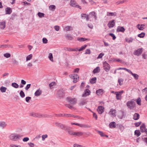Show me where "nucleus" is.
<instances>
[{
	"mask_svg": "<svg viewBox=\"0 0 147 147\" xmlns=\"http://www.w3.org/2000/svg\"><path fill=\"white\" fill-rule=\"evenodd\" d=\"M128 107L130 109H133L135 107L136 103L133 100L128 101L126 103Z\"/></svg>",
	"mask_w": 147,
	"mask_h": 147,
	"instance_id": "obj_1",
	"label": "nucleus"
},
{
	"mask_svg": "<svg viewBox=\"0 0 147 147\" xmlns=\"http://www.w3.org/2000/svg\"><path fill=\"white\" fill-rule=\"evenodd\" d=\"M20 137V135L16 134H12L9 136L10 139L14 141L17 140Z\"/></svg>",
	"mask_w": 147,
	"mask_h": 147,
	"instance_id": "obj_2",
	"label": "nucleus"
},
{
	"mask_svg": "<svg viewBox=\"0 0 147 147\" xmlns=\"http://www.w3.org/2000/svg\"><path fill=\"white\" fill-rule=\"evenodd\" d=\"M124 93V91L122 90L119 91L115 92V94H116V98L117 100H120L121 99V94Z\"/></svg>",
	"mask_w": 147,
	"mask_h": 147,
	"instance_id": "obj_3",
	"label": "nucleus"
},
{
	"mask_svg": "<svg viewBox=\"0 0 147 147\" xmlns=\"http://www.w3.org/2000/svg\"><path fill=\"white\" fill-rule=\"evenodd\" d=\"M30 115L34 117L41 118L45 117V115L42 114L31 112L30 113Z\"/></svg>",
	"mask_w": 147,
	"mask_h": 147,
	"instance_id": "obj_4",
	"label": "nucleus"
},
{
	"mask_svg": "<svg viewBox=\"0 0 147 147\" xmlns=\"http://www.w3.org/2000/svg\"><path fill=\"white\" fill-rule=\"evenodd\" d=\"M103 67L104 70L107 72H108L110 70L111 67L110 65L106 61H105L103 63Z\"/></svg>",
	"mask_w": 147,
	"mask_h": 147,
	"instance_id": "obj_5",
	"label": "nucleus"
},
{
	"mask_svg": "<svg viewBox=\"0 0 147 147\" xmlns=\"http://www.w3.org/2000/svg\"><path fill=\"white\" fill-rule=\"evenodd\" d=\"M70 78L73 80V82L74 83H76L79 79V76L77 74H74L69 76Z\"/></svg>",
	"mask_w": 147,
	"mask_h": 147,
	"instance_id": "obj_6",
	"label": "nucleus"
},
{
	"mask_svg": "<svg viewBox=\"0 0 147 147\" xmlns=\"http://www.w3.org/2000/svg\"><path fill=\"white\" fill-rule=\"evenodd\" d=\"M70 5L71 6L77 7L79 8L80 9H81V7L77 4L75 0H71Z\"/></svg>",
	"mask_w": 147,
	"mask_h": 147,
	"instance_id": "obj_7",
	"label": "nucleus"
},
{
	"mask_svg": "<svg viewBox=\"0 0 147 147\" xmlns=\"http://www.w3.org/2000/svg\"><path fill=\"white\" fill-rule=\"evenodd\" d=\"M115 25V20H112L109 21L107 24V26L109 28L113 27Z\"/></svg>",
	"mask_w": 147,
	"mask_h": 147,
	"instance_id": "obj_8",
	"label": "nucleus"
},
{
	"mask_svg": "<svg viewBox=\"0 0 147 147\" xmlns=\"http://www.w3.org/2000/svg\"><path fill=\"white\" fill-rule=\"evenodd\" d=\"M109 113L112 117H115L116 116V110L112 109L110 110Z\"/></svg>",
	"mask_w": 147,
	"mask_h": 147,
	"instance_id": "obj_9",
	"label": "nucleus"
},
{
	"mask_svg": "<svg viewBox=\"0 0 147 147\" xmlns=\"http://www.w3.org/2000/svg\"><path fill=\"white\" fill-rule=\"evenodd\" d=\"M143 51V49L142 48L139 49L137 50L134 51V55L138 56L140 55Z\"/></svg>",
	"mask_w": 147,
	"mask_h": 147,
	"instance_id": "obj_10",
	"label": "nucleus"
},
{
	"mask_svg": "<svg viewBox=\"0 0 147 147\" xmlns=\"http://www.w3.org/2000/svg\"><path fill=\"white\" fill-rule=\"evenodd\" d=\"M55 125L57 127H59L62 129H65L66 127L65 125L62 124L61 123L58 122H56L55 123Z\"/></svg>",
	"mask_w": 147,
	"mask_h": 147,
	"instance_id": "obj_11",
	"label": "nucleus"
},
{
	"mask_svg": "<svg viewBox=\"0 0 147 147\" xmlns=\"http://www.w3.org/2000/svg\"><path fill=\"white\" fill-rule=\"evenodd\" d=\"M68 101L71 104L74 105L75 104L76 102V99L75 98H67Z\"/></svg>",
	"mask_w": 147,
	"mask_h": 147,
	"instance_id": "obj_12",
	"label": "nucleus"
},
{
	"mask_svg": "<svg viewBox=\"0 0 147 147\" xmlns=\"http://www.w3.org/2000/svg\"><path fill=\"white\" fill-rule=\"evenodd\" d=\"M89 18H94L95 19V20H96V13L94 11H92L90 12L89 15Z\"/></svg>",
	"mask_w": 147,
	"mask_h": 147,
	"instance_id": "obj_13",
	"label": "nucleus"
},
{
	"mask_svg": "<svg viewBox=\"0 0 147 147\" xmlns=\"http://www.w3.org/2000/svg\"><path fill=\"white\" fill-rule=\"evenodd\" d=\"M97 111L99 114H101L104 111V107L102 106H99L97 109Z\"/></svg>",
	"mask_w": 147,
	"mask_h": 147,
	"instance_id": "obj_14",
	"label": "nucleus"
},
{
	"mask_svg": "<svg viewBox=\"0 0 147 147\" xmlns=\"http://www.w3.org/2000/svg\"><path fill=\"white\" fill-rule=\"evenodd\" d=\"M140 129L141 132H145L147 134V129H146L145 125L144 124H143L140 126Z\"/></svg>",
	"mask_w": 147,
	"mask_h": 147,
	"instance_id": "obj_15",
	"label": "nucleus"
},
{
	"mask_svg": "<svg viewBox=\"0 0 147 147\" xmlns=\"http://www.w3.org/2000/svg\"><path fill=\"white\" fill-rule=\"evenodd\" d=\"M6 22L3 20L0 22V28L1 29H3L5 27Z\"/></svg>",
	"mask_w": 147,
	"mask_h": 147,
	"instance_id": "obj_16",
	"label": "nucleus"
},
{
	"mask_svg": "<svg viewBox=\"0 0 147 147\" xmlns=\"http://www.w3.org/2000/svg\"><path fill=\"white\" fill-rule=\"evenodd\" d=\"M90 94V92L88 89H86L84 91V93L82 95V97H86L89 96Z\"/></svg>",
	"mask_w": 147,
	"mask_h": 147,
	"instance_id": "obj_17",
	"label": "nucleus"
},
{
	"mask_svg": "<svg viewBox=\"0 0 147 147\" xmlns=\"http://www.w3.org/2000/svg\"><path fill=\"white\" fill-rule=\"evenodd\" d=\"M125 30V29L123 27L119 26L117 29V32H124Z\"/></svg>",
	"mask_w": 147,
	"mask_h": 147,
	"instance_id": "obj_18",
	"label": "nucleus"
},
{
	"mask_svg": "<svg viewBox=\"0 0 147 147\" xmlns=\"http://www.w3.org/2000/svg\"><path fill=\"white\" fill-rule=\"evenodd\" d=\"M77 40L80 42H83L86 40L89 41L90 40V38H83L82 37L80 38L78 37L77 38Z\"/></svg>",
	"mask_w": 147,
	"mask_h": 147,
	"instance_id": "obj_19",
	"label": "nucleus"
},
{
	"mask_svg": "<svg viewBox=\"0 0 147 147\" xmlns=\"http://www.w3.org/2000/svg\"><path fill=\"white\" fill-rule=\"evenodd\" d=\"M42 92L41 90L39 89L35 93L34 95L35 96H40Z\"/></svg>",
	"mask_w": 147,
	"mask_h": 147,
	"instance_id": "obj_20",
	"label": "nucleus"
},
{
	"mask_svg": "<svg viewBox=\"0 0 147 147\" xmlns=\"http://www.w3.org/2000/svg\"><path fill=\"white\" fill-rule=\"evenodd\" d=\"M104 92V90L102 89H99L96 91V93L98 95H102Z\"/></svg>",
	"mask_w": 147,
	"mask_h": 147,
	"instance_id": "obj_21",
	"label": "nucleus"
},
{
	"mask_svg": "<svg viewBox=\"0 0 147 147\" xmlns=\"http://www.w3.org/2000/svg\"><path fill=\"white\" fill-rule=\"evenodd\" d=\"M82 19H86L87 21L89 20L90 19L89 15L85 14H82Z\"/></svg>",
	"mask_w": 147,
	"mask_h": 147,
	"instance_id": "obj_22",
	"label": "nucleus"
},
{
	"mask_svg": "<svg viewBox=\"0 0 147 147\" xmlns=\"http://www.w3.org/2000/svg\"><path fill=\"white\" fill-rule=\"evenodd\" d=\"M12 48V46L9 45H0V48L3 49L6 48Z\"/></svg>",
	"mask_w": 147,
	"mask_h": 147,
	"instance_id": "obj_23",
	"label": "nucleus"
},
{
	"mask_svg": "<svg viewBox=\"0 0 147 147\" xmlns=\"http://www.w3.org/2000/svg\"><path fill=\"white\" fill-rule=\"evenodd\" d=\"M140 117V115L139 114L135 113L134 114L133 116V119L135 120H138Z\"/></svg>",
	"mask_w": 147,
	"mask_h": 147,
	"instance_id": "obj_24",
	"label": "nucleus"
},
{
	"mask_svg": "<svg viewBox=\"0 0 147 147\" xmlns=\"http://www.w3.org/2000/svg\"><path fill=\"white\" fill-rule=\"evenodd\" d=\"M65 50L68 51H77L78 50V49L77 48H76L74 49H73L70 48H66Z\"/></svg>",
	"mask_w": 147,
	"mask_h": 147,
	"instance_id": "obj_25",
	"label": "nucleus"
},
{
	"mask_svg": "<svg viewBox=\"0 0 147 147\" xmlns=\"http://www.w3.org/2000/svg\"><path fill=\"white\" fill-rule=\"evenodd\" d=\"M116 13L115 12H107V16H116Z\"/></svg>",
	"mask_w": 147,
	"mask_h": 147,
	"instance_id": "obj_26",
	"label": "nucleus"
},
{
	"mask_svg": "<svg viewBox=\"0 0 147 147\" xmlns=\"http://www.w3.org/2000/svg\"><path fill=\"white\" fill-rule=\"evenodd\" d=\"M100 71V69L99 67H97L93 71V73L94 74H95L98 73Z\"/></svg>",
	"mask_w": 147,
	"mask_h": 147,
	"instance_id": "obj_27",
	"label": "nucleus"
},
{
	"mask_svg": "<svg viewBox=\"0 0 147 147\" xmlns=\"http://www.w3.org/2000/svg\"><path fill=\"white\" fill-rule=\"evenodd\" d=\"M115 123L114 122H113L109 124V126L111 128H114L115 127Z\"/></svg>",
	"mask_w": 147,
	"mask_h": 147,
	"instance_id": "obj_28",
	"label": "nucleus"
},
{
	"mask_svg": "<svg viewBox=\"0 0 147 147\" xmlns=\"http://www.w3.org/2000/svg\"><path fill=\"white\" fill-rule=\"evenodd\" d=\"M6 125L7 124L5 122L3 121L0 122V127L4 128L5 127Z\"/></svg>",
	"mask_w": 147,
	"mask_h": 147,
	"instance_id": "obj_29",
	"label": "nucleus"
},
{
	"mask_svg": "<svg viewBox=\"0 0 147 147\" xmlns=\"http://www.w3.org/2000/svg\"><path fill=\"white\" fill-rule=\"evenodd\" d=\"M129 73L131 74L134 76L136 80H137L138 79L139 76L137 74H133L131 71H130Z\"/></svg>",
	"mask_w": 147,
	"mask_h": 147,
	"instance_id": "obj_30",
	"label": "nucleus"
},
{
	"mask_svg": "<svg viewBox=\"0 0 147 147\" xmlns=\"http://www.w3.org/2000/svg\"><path fill=\"white\" fill-rule=\"evenodd\" d=\"M7 88L5 87L2 86L0 88V90L1 92H6Z\"/></svg>",
	"mask_w": 147,
	"mask_h": 147,
	"instance_id": "obj_31",
	"label": "nucleus"
},
{
	"mask_svg": "<svg viewBox=\"0 0 147 147\" xmlns=\"http://www.w3.org/2000/svg\"><path fill=\"white\" fill-rule=\"evenodd\" d=\"M83 134V133L82 132H75V135L77 136H82Z\"/></svg>",
	"mask_w": 147,
	"mask_h": 147,
	"instance_id": "obj_32",
	"label": "nucleus"
},
{
	"mask_svg": "<svg viewBox=\"0 0 147 147\" xmlns=\"http://www.w3.org/2000/svg\"><path fill=\"white\" fill-rule=\"evenodd\" d=\"M33 57L32 55V54H30L27 56L26 57V61H27L30 60H31Z\"/></svg>",
	"mask_w": 147,
	"mask_h": 147,
	"instance_id": "obj_33",
	"label": "nucleus"
},
{
	"mask_svg": "<svg viewBox=\"0 0 147 147\" xmlns=\"http://www.w3.org/2000/svg\"><path fill=\"white\" fill-rule=\"evenodd\" d=\"M141 134L140 131L139 130H136L135 131V135L137 136V137L139 136Z\"/></svg>",
	"mask_w": 147,
	"mask_h": 147,
	"instance_id": "obj_34",
	"label": "nucleus"
},
{
	"mask_svg": "<svg viewBox=\"0 0 147 147\" xmlns=\"http://www.w3.org/2000/svg\"><path fill=\"white\" fill-rule=\"evenodd\" d=\"M6 14H10L12 11L11 9L9 7H8L6 9Z\"/></svg>",
	"mask_w": 147,
	"mask_h": 147,
	"instance_id": "obj_35",
	"label": "nucleus"
},
{
	"mask_svg": "<svg viewBox=\"0 0 147 147\" xmlns=\"http://www.w3.org/2000/svg\"><path fill=\"white\" fill-rule=\"evenodd\" d=\"M12 86L16 88H17L19 87V85L15 82L12 83Z\"/></svg>",
	"mask_w": 147,
	"mask_h": 147,
	"instance_id": "obj_36",
	"label": "nucleus"
},
{
	"mask_svg": "<svg viewBox=\"0 0 147 147\" xmlns=\"http://www.w3.org/2000/svg\"><path fill=\"white\" fill-rule=\"evenodd\" d=\"M48 57L49 59L52 62L53 61V56L52 54L51 53H49V55Z\"/></svg>",
	"mask_w": 147,
	"mask_h": 147,
	"instance_id": "obj_37",
	"label": "nucleus"
},
{
	"mask_svg": "<svg viewBox=\"0 0 147 147\" xmlns=\"http://www.w3.org/2000/svg\"><path fill=\"white\" fill-rule=\"evenodd\" d=\"M137 27L140 30H142L144 29V27H142L141 25L139 24L137 25Z\"/></svg>",
	"mask_w": 147,
	"mask_h": 147,
	"instance_id": "obj_38",
	"label": "nucleus"
},
{
	"mask_svg": "<svg viewBox=\"0 0 147 147\" xmlns=\"http://www.w3.org/2000/svg\"><path fill=\"white\" fill-rule=\"evenodd\" d=\"M64 116H65L66 117H74L75 118H77L78 117V116H74V115H71L70 114H67L66 115L65 114L64 115Z\"/></svg>",
	"mask_w": 147,
	"mask_h": 147,
	"instance_id": "obj_39",
	"label": "nucleus"
},
{
	"mask_svg": "<svg viewBox=\"0 0 147 147\" xmlns=\"http://www.w3.org/2000/svg\"><path fill=\"white\" fill-rule=\"evenodd\" d=\"M136 102L137 104L139 105H141V99L140 97H139L137 99H136Z\"/></svg>",
	"mask_w": 147,
	"mask_h": 147,
	"instance_id": "obj_40",
	"label": "nucleus"
},
{
	"mask_svg": "<svg viewBox=\"0 0 147 147\" xmlns=\"http://www.w3.org/2000/svg\"><path fill=\"white\" fill-rule=\"evenodd\" d=\"M80 127H84V128H90L91 127V126L89 125H87L83 124H81Z\"/></svg>",
	"mask_w": 147,
	"mask_h": 147,
	"instance_id": "obj_41",
	"label": "nucleus"
},
{
	"mask_svg": "<svg viewBox=\"0 0 147 147\" xmlns=\"http://www.w3.org/2000/svg\"><path fill=\"white\" fill-rule=\"evenodd\" d=\"M96 77L93 78L91 79L90 81V82L91 84H94L96 82Z\"/></svg>",
	"mask_w": 147,
	"mask_h": 147,
	"instance_id": "obj_42",
	"label": "nucleus"
},
{
	"mask_svg": "<svg viewBox=\"0 0 147 147\" xmlns=\"http://www.w3.org/2000/svg\"><path fill=\"white\" fill-rule=\"evenodd\" d=\"M55 8V6L54 5H51L49 7V9L51 10H54Z\"/></svg>",
	"mask_w": 147,
	"mask_h": 147,
	"instance_id": "obj_43",
	"label": "nucleus"
},
{
	"mask_svg": "<svg viewBox=\"0 0 147 147\" xmlns=\"http://www.w3.org/2000/svg\"><path fill=\"white\" fill-rule=\"evenodd\" d=\"M97 133L99 134L102 137H104L105 136V135L104 133L102 131H100L97 130Z\"/></svg>",
	"mask_w": 147,
	"mask_h": 147,
	"instance_id": "obj_44",
	"label": "nucleus"
},
{
	"mask_svg": "<svg viewBox=\"0 0 147 147\" xmlns=\"http://www.w3.org/2000/svg\"><path fill=\"white\" fill-rule=\"evenodd\" d=\"M38 15L40 18H42L44 16V14L43 13H42L41 12H38Z\"/></svg>",
	"mask_w": 147,
	"mask_h": 147,
	"instance_id": "obj_45",
	"label": "nucleus"
},
{
	"mask_svg": "<svg viewBox=\"0 0 147 147\" xmlns=\"http://www.w3.org/2000/svg\"><path fill=\"white\" fill-rule=\"evenodd\" d=\"M145 35V33L144 32H142L140 34H138V36L141 38H143Z\"/></svg>",
	"mask_w": 147,
	"mask_h": 147,
	"instance_id": "obj_46",
	"label": "nucleus"
},
{
	"mask_svg": "<svg viewBox=\"0 0 147 147\" xmlns=\"http://www.w3.org/2000/svg\"><path fill=\"white\" fill-rule=\"evenodd\" d=\"M87 46V45H84L82 46L79 49H78V50L79 51H81L83 49H84Z\"/></svg>",
	"mask_w": 147,
	"mask_h": 147,
	"instance_id": "obj_47",
	"label": "nucleus"
},
{
	"mask_svg": "<svg viewBox=\"0 0 147 147\" xmlns=\"http://www.w3.org/2000/svg\"><path fill=\"white\" fill-rule=\"evenodd\" d=\"M55 85V82H53L49 84V86L50 89L52 88L53 86Z\"/></svg>",
	"mask_w": 147,
	"mask_h": 147,
	"instance_id": "obj_48",
	"label": "nucleus"
},
{
	"mask_svg": "<svg viewBox=\"0 0 147 147\" xmlns=\"http://www.w3.org/2000/svg\"><path fill=\"white\" fill-rule=\"evenodd\" d=\"M20 96L22 98L24 97L25 96V94L23 91L21 90L20 92Z\"/></svg>",
	"mask_w": 147,
	"mask_h": 147,
	"instance_id": "obj_49",
	"label": "nucleus"
},
{
	"mask_svg": "<svg viewBox=\"0 0 147 147\" xmlns=\"http://www.w3.org/2000/svg\"><path fill=\"white\" fill-rule=\"evenodd\" d=\"M125 40L126 42H131L133 41V39L131 38H126Z\"/></svg>",
	"mask_w": 147,
	"mask_h": 147,
	"instance_id": "obj_50",
	"label": "nucleus"
},
{
	"mask_svg": "<svg viewBox=\"0 0 147 147\" xmlns=\"http://www.w3.org/2000/svg\"><path fill=\"white\" fill-rule=\"evenodd\" d=\"M109 35L112 37L113 40H115L116 39V37L113 34L111 33H109Z\"/></svg>",
	"mask_w": 147,
	"mask_h": 147,
	"instance_id": "obj_51",
	"label": "nucleus"
},
{
	"mask_svg": "<svg viewBox=\"0 0 147 147\" xmlns=\"http://www.w3.org/2000/svg\"><path fill=\"white\" fill-rule=\"evenodd\" d=\"M4 56L5 57L8 58L10 57L11 55L9 53H6L4 55Z\"/></svg>",
	"mask_w": 147,
	"mask_h": 147,
	"instance_id": "obj_52",
	"label": "nucleus"
},
{
	"mask_svg": "<svg viewBox=\"0 0 147 147\" xmlns=\"http://www.w3.org/2000/svg\"><path fill=\"white\" fill-rule=\"evenodd\" d=\"M125 1L124 0L119 1H117L116 3V4L117 5L121 4H122V3H124Z\"/></svg>",
	"mask_w": 147,
	"mask_h": 147,
	"instance_id": "obj_53",
	"label": "nucleus"
},
{
	"mask_svg": "<svg viewBox=\"0 0 147 147\" xmlns=\"http://www.w3.org/2000/svg\"><path fill=\"white\" fill-rule=\"evenodd\" d=\"M13 63L14 65H17L18 64V61L15 59H13Z\"/></svg>",
	"mask_w": 147,
	"mask_h": 147,
	"instance_id": "obj_54",
	"label": "nucleus"
},
{
	"mask_svg": "<svg viewBox=\"0 0 147 147\" xmlns=\"http://www.w3.org/2000/svg\"><path fill=\"white\" fill-rule=\"evenodd\" d=\"M104 55V53H100L97 57V59L101 58Z\"/></svg>",
	"mask_w": 147,
	"mask_h": 147,
	"instance_id": "obj_55",
	"label": "nucleus"
},
{
	"mask_svg": "<svg viewBox=\"0 0 147 147\" xmlns=\"http://www.w3.org/2000/svg\"><path fill=\"white\" fill-rule=\"evenodd\" d=\"M75 132L73 131H68L69 134L72 135H75Z\"/></svg>",
	"mask_w": 147,
	"mask_h": 147,
	"instance_id": "obj_56",
	"label": "nucleus"
},
{
	"mask_svg": "<svg viewBox=\"0 0 147 147\" xmlns=\"http://www.w3.org/2000/svg\"><path fill=\"white\" fill-rule=\"evenodd\" d=\"M42 42L44 44H46L48 42V40L46 38H43L42 39Z\"/></svg>",
	"mask_w": 147,
	"mask_h": 147,
	"instance_id": "obj_57",
	"label": "nucleus"
},
{
	"mask_svg": "<svg viewBox=\"0 0 147 147\" xmlns=\"http://www.w3.org/2000/svg\"><path fill=\"white\" fill-rule=\"evenodd\" d=\"M48 137V135L47 134H45V135H43L42 136V140L44 141L45 140V138H47Z\"/></svg>",
	"mask_w": 147,
	"mask_h": 147,
	"instance_id": "obj_58",
	"label": "nucleus"
},
{
	"mask_svg": "<svg viewBox=\"0 0 147 147\" xmlns=\"http://www.w3.org/2000/svg\"><path fill=\"white\" fill-rule=\"evenodd\" d=\"M86 103V101L85 100H83L80 103V106H82L85 105Z\"/></svg>",
	"mask_w": 147,
	"mask_h": 147,
	"instance_id": "obj_59",
	"label": "nucleus"
},
{
	"mask_svg": "<svg viewBox=\"0 0 147 147\" xmlns=\"http://www.w3.org/2000/svg\"><path fill=\"white\" fill-rule=\"evenodd\" d=\"M66 37L68 39L70 40H71L73 39L72 37L69 34H67L66 35Z\"/></svg>",
	"mask_w": 147,
	"mask_h": 147,
	"instance_id": "obj_60",
	"label": "nucleus"
},
{
	"mask_svg": "<svg viewBox=\"0 0 147 147\" xmlns=\"http://www.w3.org/2000/svg\"><path fill=\"white\" fill-rule=\"evenodd\" d=\"M71 28V27L69 26H66L64 28L65 30L67 31L69 30Z\"/></svg>",
	"mask_w": 147,
	"mask_h": 147,
	"instance_id": "obj_61",
	"label": "nucleus"
},
{
	"mask_svg": "<svg viewBox=\"0 0 147 147\" xmlns=\"http://www.w3.org/2000/svg\"><path fill=\"white\" fill-rule=\"evenodd\" d=\"M56 31H58L59 30V26H56L54 27Z\"/></svg>",
	"mask_w": 147,
	"mask_h": 147,
	"instance_id": "obj_62",
	"label": "nucleus"
},
{
	"mask_svg": "<svg viewBox=\"0 0 147 147\" xmlns=\"http://www.w3.org/2000/svg\"><path fill=\"white\" fill-rule=\"evenodd\" d=\"M90 53L91 51L89 49H88L86 50V51L85 53L87 54H90Z\"/></svg>",
	"mask_w": 147,
	"mask_h": 147,
	"instance_id": "obj_63",
	"label": "nucleus"
},
{
	"mask_svg": "<svg viewBox=\"0 0 147 147\" xmlns=\"http://www.w3.org/2000/svg\"><path fill=\"white\" fill-rule=\"evenodd\" d=\"M142 92L145 94L147 93V88H145L142 90Z\"/></svg>",
	"mask_w": 147,
	"mask_h": 147,
	"instance_id": "obj_64",
	"label": "nucleus"
}]
</instances>
